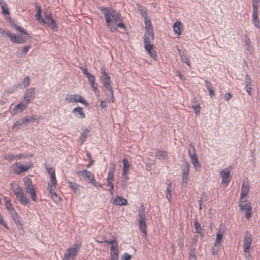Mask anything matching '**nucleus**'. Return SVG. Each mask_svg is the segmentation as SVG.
<instances>
[{"label":"nucleus","instance_id":"obj_53","mask_svg":"<svg viewBox=\"0 0 260 260\" xmlns=\"http://www.w3.org/2000/svg\"><path fill=\"white\" fill-rule=\"evenodd\" d=\"M107 186L110 187L109 191L111 195H113L114 192V185L112 181H109Z\"/></svg>","mask_w":260,"mask_h":260},{"label":"nucleus","instance_id":"obj_64","mask_svg":"<svg viewBox=\"0 0 260 260\" xmlns=\"http://www.w3.org/2000/svg\"><path fill=\"white\" fill-rule=\"evenodd\" d=\"M219 249H220V247L214 246L213 247V249H212V255H216L218 253Z\"/></svg>","mask_w":260,"mask_h":260},{"label":"nucleus","instance_id":"obj_46","mask_svg":"<svg viewBox=\"0 0 260 260\" xmlns=\"http://www.w3.org/2000/svg\"><path fill=\"white\" fill-rule=\"evenodd\" d=\"M101 74L103 75L102 80L110 79V77L106 71V69L104 68H101Z\"/></svg>","mask_w":260,"mask_h":260},{"label":"nucleus","instance_id":"obj_36","mask_svg":"<svg viewBox=\"0 0 260 260\" xmlns=\"http://www.w3.org/2000/svg\"><path fill=\"white\" fill-rule=\"evenodd\" d=\"M193 226L196 233H200L201 231H202L201 224L199 223L197 218L193 220Z\"/></svg>","mask_w":260,"mask_h":260},{"label":"nucleus","instance_id":"obj_54","mask_svg":"<svg viewBox=\"0 0 260 260\" xmlns=\"http://www.w3.org/2000/svg\"><path fill=\"white\" fill-rule=\"evenodd\" d=\"M192 108H193L195 114L199 116L200 114V105L193 106V107H192Z\"/></svg>","mask_w":260,"mask_h":260},{"label":"nucleus","instance_id":"obj_24","mask_svg":"<svg viewBox=\"0 0 260 260\" xmlns=\"http://www.w3.org/2000/svg\"><path fill=\"white\" fill-rule=\"evenodd\" d=\"M28 105H25L22 104V103H20L16 105L13 108V112L14 113H16L17 112H22L24 110H25L27 106Z\"/></svg>","mask_w":260,"mask_h":260},{"label":"nucleus","instance_id":"obj_8","mask_svg":"<svg viewBox=\"0 0 260 260\" xmlns=\"http://www.w3.org/2000/svg\"><path fill=\"white\" fill-rule=\"evenodd\" d=\"M251 234L250 232L246 231L245 233L243 240V252H249L251 244Z\"/></svg>","mask_w":260,"mask_h":260},{"label":"nucleus","instance_id":"obj_56","mask_svg":"<svg viewBox=\"0 0 260 260\" xmlns=\"http://www.w3.org/2000/svg\"><path fill=\"white\" fill-rule=\"evenodd\" d=\"M132 257V255L128 254V253H124L122 256H121V259L122 260H131Z\"/></svg>","mask_w":260,"mask_h":260},{"label":"nucleus","instance_id":"obj_30","mask_svg":"<svg viewBox=\"0 0 260 260\" xmlns=\"http://www.w3.org/2000/svg\"><path fill=\"white\" fill-rule=\"evenodd\" d=\"M50 181L48 183V187H55L57 184V180L55 177V174L52 173L50 177Z\"/></svg>","mask_w":260,"mask_h":260},{"label":"nucleus","instance_id":"obj_14","mask_svg":"<svg viewBox=\"0 0 260 260\" xmlns=\"http://www.w3.org/2000/svg\"><path fill=\"white\" fill-rule=\"evenodd\" d=\"M190 164L188 162L185 161L184 163V168L182 169V182L186 184L189 174Z\"/></svg>","mask_w":260,"mask_h":260},{"label":"nucleus","instance_id":"obj_25","mask_svg":"<svg viewBox=\"0 0 260 260\" xmlns=\"http://www.w3.org/2000/svg\"><path fill=\"white\" fill-rule=\"evenodd\" d=\"M77 174L80 175L84 178H88V180L92 176L93 174L91 172L88 171L87 170H83L81 171H79L76 172Z\"/></svg>","mask_w":260,"mask_h":260},{"label":"nucleus","instance_id":"obj_23","mask_svg":"<svg viewBox=\"0 0 260 260\" xmlns=\"http://www.w3.org/2000/svg\"><path fill=\"white\" fill-rule=\"evenodd\" d=\"M155 156L158 159L166 160L168 158L167 153L164 150L158 149L155 153Z\"/></svg>","mask_w":260,"mask_h":260},{"label":"nucleus","instance_id":"obj_61","mask_svg":"<svg viewBox=\"0 0 260 260\" xmlns=\"http://www.w3.org/2000/svg\"><path fill=\"white\" fill-rule=\"evenodd\" d=\"M115 171V164L114 163H111V166H110V167H109V169L108 173H111V174L112 173L114 174Z\"/></svg>","mask_w":260,"mask_h":260},{"label":"nucleus","instance_id":"obj_39","mask_svg":"<svg viewBox=\"0 0 260 260\" xmlns=\"http://www.w3.org/2000/svg\"><path fill=\"white\" fill-rule=\"evenodd\" d=\"M30 84V78L28 76H26L23 80L21 82L20 85L23 86L24 88L28 87Z\"/></svg>","mask_w":260,"mask_h":260},{"label":"nucleus","instance_id":"obj_17","mask_svg":"<svg viewBox=\"0 0 260 260\" xmlns=\"http://www.w3.org/2000/svg\"><path fill=\"white\" fill-rule=\"evenodd\" d=\"M26 157V155L24 154H18L16 155L8 154L4 156V158L9 161H13L15 160H19L22 158H25Z\"/></svg>","mask_w":260,"mask_h":260},{"label":"nucleus","instance_id":"obj_41","mask_svg":"<svg viewBox=\"0 0 260 260\" xmlns=\"http://www.w3.org/2000/svg\"><path fill=\"white\" fill-rule=\"evenodd\" d=\"M145 27L147 29V31L148 32V30L150 29H153L152 24L151 23V21L149 17H147L146 18H145Z\"/></svg>","mask_w":260,"mask_h":260},{"label":"nucleus","instance_id":"obj_45","mask_svg":"<svg viewBox=\"0 0 260 260\" xmlns=\"http://www.w3.org/2000/svg\"><path fill=\"white\" fill-rule=\"evenodd\" d=\"M31 47V45H27L26 46H24L22 51L20 53V55L21 56H24L25 55H26L29 49Z\"/></svg>","mask_w":260,"mask_h":260},{"label":"nucleus","instance_id":"obj_5","mask_svg":"<svg viewBox=\"0 0 260 260\" xmlns=\"http://www.w3.org/2000/svg\"><path fill=\"white\" fill-rule=\"evenodd\" d=\"M139 216V224L140 229L145 235H146V212L145 209L143 204L140 207V210L138 214Z\"/></svg>","mask_w":260,"mask_h":260},{"label":"nucleus","instance_id":"obj_7","mask_svg":"<svg viewBox=\"0 0 260 260\" xmlns=\"http://www.w3.org/2000/svg\"><path fill=\"white\" fill-rule=\"evenodd\" d=\"M35 88L34 87H30L25 90L23 96V100L26 105H28L31 101L35 98Z\"/></svg>","mask_w":260,"mask_h":260},{"label":"nucleus","instance_id":"obj_3","mask_svg":"<svg viewBox=\"0 0 260 260\" xmlns=\"http://www.w3.org/2000/svg\"><path fill=\"white\" fill-rule=\"evenodd\" d=\"M81 247L80 243H76L72 246H70L68 249L67 252L64 255L63 260H71L74 259V257L77 255V254Z\"/></svg>","mask_w":260,"mask_h":260},{"label":"nucleus","instance_id":"obj_10","mask_svg":"<svg viewBox=\"0 0 260 260\" xmlns=\"http://www.w3.org/2000/svg\"><path fill=\"white\" fill-rule=\"evenodd\" d=\"M37 120L35 116H26L22 119H18L16 122L14 123L13 128L15 129L16 127L25 124L26 123L29 122H34Z\"/></svg>","mask_w":260,"mask_h":260},{"label":"nucleus","instance_id":"obj_63","mask_svg":"<svg viewBox=\"0 0 260 260\" xmlns=\"http://www.w3.org/2000/svg\"><path fill=\"white\" fill-rule=\"evenodd\" d=\"M3 14L5 15H8L9 14V10L8 7H6L4 5H2Z\"/></svg>","mask_w":260,"mask_h":260},{"label":"nucleus","instance_id":"obj_11","mask_svg":"<svg viewBox=\"0 0 260 260\" xmlns=\"http://www.w3.org/2000/svg\"><path fill=\"white\" fill-rule=\"evenodd\" d=\"M12 167L13 169V173L17 175H19L22 172L27 171L30 168V166H18V163L16 162L12 165Z\"/></svg>","mask_w":260,"mask_h":260},{"label":"nucleus","instance_id":"obj_48","mask_svg":"<svg viewBox=\"0 0 260 260\" xmlns=\"http://www.w3.org/2000/svg\"><path fill=\"white\" fill-rule=\"evenodd\" d=\"M101 74L103 75L102 80L110 79V77L106 71V69L104 68H101Z\"/></svg>","mask_w":260,"mask_h":260},{"label":"nucleus","instance_id":"obj_50","mask_svg":"<svg viewBox=\"0 0 260 260\" xmlns=\"http://www.w3.org/2000/svg\"><path fill=\"white\" fill-rule=\"evenodd\" d=\"M191 107L200 105V101L197 97H193L191 101Z\"/></svg>","mask_w":260,"mask_h":260},{"label":"nucleus","instance_id":"obj_33","mask_svg":"<svg viewBox=\"0 0 260 260\" xmlns=\"http://www.w3.org/2000/svg\"><path fill=\"white\" fill-rule=\"evenodd\" d=\"M5 206L6 208L9 210V211L14 209L13 205L11 203V200L8 197H5Z\"/></svg>","mask_w":260,"mask_h":260},{"label":"nucleus","instance_id":"obj_62","mask_svg":"<svg viewBox=\"0 0 260 260\" xmlns=\"http://www.w3.org/2000/svg\"><path fill=\"white\" fill-rule=\"evenodd\" d=\"M245 89L249 95H251V84H246Z\"/></svg>","mask_w":260,"mask_h":260},{"label":"nucleus","instance_id":"obj_4","mask_svg":"<svg viewBox=\"0 0 260 260\" xmlns=\"http://www.w3.org/2000/svg\"><path fill=\"white\" fill-rule=\"evenodd\" d=\"M23 180L26 192L30 196L31 199L33 201L36 202L37 201V196L31 179L26 177L24 178Z\"/></svg>","mask_w":260,"mask_h":260},{"label":"nucleus","instance_id":"obj_9","mask_svg":"<svg viewBox=\"0 0 260 260\" xmlns=\"http://www.w3.org/2000/svg\"><path fill=\"white\" fill-rule=\"evenodd\" d=\"M5 34L10 39L11 41L14 43L22 44L26 42L25 39L21 37L20 35L17 36L14 34L11 33L9 30L5 31Z\"/></svg>","mask_w":260,"mask_h":260},{"label":"nucleus","instance_id":"obj_28","mask_svg":"<svg viewBox=\"0 0 260 260\" xmlns=\"http://www.w3.org/2000/svg\"><path fill=\"white\" fill-rule=\"evenodd\" d=\"M118 248L113 250H110L111 260H118Z\"/></svg>","mask_w":260,"mask_h":260},{"label":"nucleus","instance_id":"obj_35","mask_svg":"<svg viewBox=\"0 0 260 260\" xmlns=\"http://www.w3.org/2000/svg\"><path fill=\"white\" fill-rule=\"evenodd\" d=\"M122 162L123 165L122 171L128 172L130 165L128 161V159L124 157L122 159Z\"/></svg>","mask_w":260,"mask_h":260},{"label":"nucleus","instance_id":"obj_19","mask_svg":"<svg viewBox=\"0 0 260 260\" xmlns=\"http://www.w3.org/2000/svg\"><path fill=\"white\" fill-rule=\"evenodd\" d=\"M258 10H252V22L257 28H260V21L258 17Z\"/></svg>","mask_w":260,"mask_h":260},{"label":"nucleus","instance_id":"obj_43","mask_svg":"<svg viewBox=\"0 0 260 260\" xmlns=\"http://www.w3.org/2000/svg\"><path fill=\"white\" fill-rule=\"evenodd\" d=\"M68 182L70 184V187L73 189L74 192H77L79 190V185L78 184L70 181H68Z\"/></svg>","mask_w":260,"mask_h":260},{"label":"nucleus","instance_id":"obj_47","mask_svg":"<svg viewBox=\"0 0 260 260\" xmlns=\"http://www.w3.org/2000/svg\"><path fill=\"white\" fill-rule=\"evenodd\" d=\"M101 74L103 75L102 80L110 79V77L106 71V69L104 68H101Z\"/></svg>","mask_w":260,"mask_h":260},{"label":"nucleus","instance_id":"obj_37","mask_svg":"<svg viewBox=\"0 0 260 260\" xmlns=\"http://www.w3.org/2000/svg\"><path fill=\"white\" fill-rule=\"evenodd\" d=\"M13 27L17 30L18 31L21 32L22 34H24L25 35L29 36L30 38H31L30 36H29V35L28 34L26 30H25L23 27L21 26H18L16 25V24H14L13 25Z\"/></svg>","mask_w":260,"mask_h":260},{"label":"nucleus","instance_id":"obj_29","mask_svg":"<svg viewBox=\"0 0 260 260\" xmlns=\"http://www.w3.org/2000/svg\"><path fill=\"white\" fill-rule=\"evenodd\" d=\"M145 50L148 52L150 56L154 60L156 59L157 55L156 51L153 48V45H150V48L145 49Z\"/></svg>","mask_w":260,"mask_h":260},{"label":"nucleus","instance_id":"obj_13","mask_svg":"<svg viewBox=\"0 0 260 260\" xmlns=\"http://www.w3.org/2000/svg\"><path fill=\"white\" fill-rule=\"evenodd\" d=\"M190 146H191L193 148V153L192 154L191 153V151L189 150V154L190 155L191 161L195 168L196 170H199L201 168V166L198 161V157L195 153V148L193 145H192L191 144L189 145Z\"/></svg>","mask_w":260,"mask_h":260},{"label":"nucleus","instance_id":"obj_15","mask_svg":"<svg viewBox=\"0 0 260 260\" xmlns=\"http://www.w3.org/2000/svg\"><path fill=\"white\" fill-rule=\"evenodd\" d=\"M220 175L222 177V183L228 184L231 181L230 171L229 169L225 168L221 170Z\"/></svg>","mask_w":260,"mask_h":260},{"label":"nucleus","instance_id":"obj_58","mask_svg":"<svg viewBox=\"0 0 260 260\" xmlns=\"http://www.w3.org/2000/svg\"><path fill=\"white\" fill-rule=\"evenodd\" d=\"M0 223L4 226L5 228H6L7 229H8V226L6 223V222L5 221V220L3 219L2 215L0 213Z\"/></svg>","mask_w":260,"mask_h":260},{"label":"nucleus","instance_id":"obj_27","mask_svg":"<svg viewBox=\"0 0 260 260\" xmlns=\"http://www.w3.org/2000/svg\"><path fill=\"white\" fill-rule=\"evenodd\" d=\"M104 242L111 244V246L110 247V250H113V249L118 248V242H117L116 238H114L113 239H112L111 240H105L104 241Z\"/></svg>","mask_w":260,"mask_h":260},{"label":"nucleus","instance_id":"obj_16","mask_svg":"<svg viewBox=\"0 0 260 260\" xmlns=\"http://www.w3.org/2000/svg\"><path fill=\"white\" fill-rule=\"evenodd\" d=\"M239 206L241 211L245 210V211H247L252 209L251 203L247 200H243L241 199V198L240 199Z\"/></svg>","mask_w":260,"mask_h":260},{"label":"nucleus","instance_id":"obj_12","mask_svg":"<svg viewBox=\"0 0 260 260\" xmlns=\"http://www.w3.org/2000/svg\"><path fill=\"white\" fill-rule=\"evenodd\" d=\"M154 39L153 30V29H150L144 35V44L145 49L150 48V45H152L150 44V40H154Z\"/></svg>","mask_w":260,"mask_h":260},{"label":"nucleus","instance_id":"obj_51","mask_svg":"<svg viewBox=\"0 0 260 260\" xmlns=\"http://www.w3.org/2000/svg\"><path fill=\"white\" fill-rule=\"evenodd\" d=\"M36 19L42 23H46V20L45 19L42 17L41 13H37L36 14Z\"/></svg>","mask_w":260,"mask_h":260},{"label":"nucleus","instance_id":"obj_44","mask_svg":"<svg viewBox=\"0 0 260 260\" xmlns=\"http://www.w3.org/2000/svg\"><path fill=\"white\" fill-rule=\"evenodd\" d=\"M9 213L11 215L12 218H13V220H16L17 219H19V216L17 214V212L16 211L15 209H14L13 210L9 211Z\"/></svg>","mask_w":260,"mask_h":260},{"label":"nucleus","instance_id":"obj_42","mask_svg":"<svg viewBox=\"0 0 260 260\" xmlns=\"http://www.w3.org/2000/svg\"><path fill=\"white\" fill-rule=\"evenodd\" d=\"M252 3L253 6L252 10H258L260 0H252Z\"/></svg>","mask_w":260,"mask_h":260},{"label":"nucleus","instance_id":"obj_2","mask_svg":"<svg viewBox=\"0 0 260 260\" xmlns=\"http://www.w3.org/2000/svg\"><path fill=\"white\" fill-rule=\"evenodd\" d=\"M11 187L12 191L14 192L19 202L23 205L29 207L30 206V201L25 196L22 188L18 184H11Z\"/></svg>","mask_w":260,"mask_h":260},{"label":"nucleus","instance_id":"obj_52","mask_svg":"<svg viewBox=\"0 0 260 260\" xmlns=\"http://www.w3.org/2000/svg\"><path fill=\"white\" fill-rule=\"evenodd\" d=\"M14 221L15 223L17 228L19 230H21L23 232H24V230H23V226H22V224L21 220L19 219H17L16 220H14Z\"/></svg>","mask_w":260,"mask_h":260},{"label":"nucleus","instance_id":"obj_59","mask_svg":"<svg viewBox=\"0 0 260 260\" xmlns=\"http://www.w3.org/2000/svg\"><path fill=\"white\" fill-rule=\"evenodd\" d=\"M199 236L198 235H194L192 239V244L193 246H196V243L199 240Z\"/></svg>","mask_w":260,"mask_h":260},{"label":"nucleus","instance_id":"obj_22","mask_svg":"<svg viewBox=\"0 0 260 260\" xmlns=\"http://www.w3.org/2000/svg\"><path fill=\"white\" fill-rule=\"evenodd\" d=\"M73 113L76 117H80L81 118H84L85 114L83 111V109L80 107H77L73 110Z\"/></svg>","mask_w":260,"mask_h":260},{"label":"nucleus","instance_id":"obj_32","mask_svg":"<svg viewBox=\"0 0 260 260\" xmlns=\"http://www.w3.org/2000/svg\"><path fill=\"white\" fill-rule=\"evenodd\" d=\"M89 132V129L86 128L84 129L83 133L81 134L79 137V140L81 142V144H83L84 142L85 141L87 136Z\"/></svg>","mask_w":260,"mask_h":260},{"label":"nucleus","instance_id":"obj_60","mask_svg":"<svg viewBox=\"0 0 260 260\" xmlns=\"http://www.w3.org/2000/svg\"><path fill=\"white\" fill-rule=\"evenodd\" d=\"M245 84H251V77L248 74H246L245 77Z\"/></svg>","mask_w":260,"mask_h":260},{"label":"nucleus","instance_id":"obj_6","mask_svg":"<svg viewBox=\"0 0 260 260\" xmlns=\"http://www.w3.org/2000/svg\"><path fill=\"white\" fill-rule=\"evenodd\" d=\"M44 16L45 17L46 23H42L43 25L50 27L52 30H54L55 28L58 27L56 21L52 17L51 12L46 11L44 12Z\"/></svg>","mask_w":260,"mask_h":260},{"label":"nucleus","instance_id":"obj_26","mask_svg":"<svg viewBox=\"0 0 260 260\" xmlns=\"http://www.w3.org/2000/svg\"><path fill=\"white\" fill-rule=\"evenodd\" d=\"M181 26H182L181 22L179 21H176L173 24V27L174 31L175 32V34L178 35V36L180 35L181 34V30H180Z\"/></svg>","mask_w":260,"mask_h":260},{"label":"nucleus","instance_id":"obj_57","mask_svg":"<svg viewBox=\"0 0 260 260\" xmlns=\"http://www.w3.org/2000/svg\"><path fill=\"white\" fill-rule=\"evenodd\" d=\"M166 198L169 202L172 200L171 189L170 188H167Z\"/></svg>","mask_w":260,"mask_h":260},{"label":"nucleus","instance_id":"obj_31","mask_svg":"<svg viewBox=\"0 0 260 260\" xmlns=\"http://www.w3.org/2000/svg\"><path fill=\"white\" fill-rule=\"evenodd\" d=\"M137 10L140 12L141 13V16L144 18H146L147 17H148V16L147 14L146 11L145 10L143 6L141 5L140 4L137 5Z\"/></svg>","mask_w":260,"mask_h":260},{"label":"nucleus","instance_id":"obj_38","mask_svg":"<svg viewBox=\"0 0 260 260\" xmlns=\"http://www.w3.org/2000/svg\"><path fill=\"white\" fill-rule=\"evenodd\" d=\"M103 83V86L104 88L107 89L108 90H112V86L111 85L110 79L107 80H102Z\"/></svg>","mask_w":260,"mask_h":260},{"label":"nucleus","instance_id":"obj_49","mask_svg":"<svg viewBox=\"0 0 260 260\" xmlns=\"http://www.w3.org/2000/svg\"><path fill=\"white\" fill-rule=\"evenodd\" d=\"M51 197L54 202L56 203L59 202L61 201V198L58 196L56 192L53 193V194L51 196Z\"/></svg>","mask_w":260,"mask_h":260},{"label":"nucleus","instance_id":"obj_21","mask_svg":"<svg viewBox=\"0 0 260 260\" xmlns=\"http://www.w3.org/2000/svg\"><path fill=\"white\" fill-rule=\"evenodd\" d=\"M113 203L116 205L126 206L128 204L127 201L123 197L117 196L115 198Z\"/></svg>","mask_w":260,"mask_h":260},{"label":"nucleus","instance_id":"obj_1","mask_svg":"<svg viewBox=\"0 0 260 260\" xmlns=\"http://www.w3.org/2000/svg\"><path fill=\"white\" fill-rule=\"evenodd\" d=\"M99 10L104 15L107 26L111 31L117 30V27L125 29L126 26L122 22L121 15L110 7H100Z\"/></svg>","mask_w":260,"mask_h":260},{"label":"nucleus","instance_id":"obj_34","mask_svg":"<svg viewBox=\"0 0 260 260\" xmlns=\"http://www.w3.org/2000/svg\"><path fill=\"white\" fill-rule=\"evenodd\" d=\"M245 40L244 41V43L245 46H246L247 50L249 51L250 54H252V52L251 51L250 48H251V41L250 39L247 37V36L245 35L244 36Z\"/></svg>","mask_w":260,"mask_h":260},{"label":"nucleus","instance_id":"obj_18","mask_svg":"<svg viewBox=\"0 0 260 260\" xmlns=\"http://www.w3.org/2000/svg\"><path fill=\"white\" fill-rule=\"evenodd\" d=\"M249 191V188L248 181H247V182H246L245 180H244L243 182L242 186L241 188V193H240V198H241V199H243V198L246 197L247 194H248Z\"/></svg>","mask_w":260,"mask_h":260},{"label":"nucleus","instance_id":"obj_40","mask_svg":"<svg viewBox=\"0 0 260 260\" xmlns=\"http://www.w3.org/2000/svg\"><path fill=\"white\" fill-rule=\"evenodd\" d=\"M223 235V230L221 228H219L216 234V240L221 242Z\"/></svg>","mask_w":260,"mask_h":260},{"label":"nucleus","instance_id":"obj_20","mask_svg":"<svg viewBox=\"0 0 260 260\" xmlns=\"http://www.w3.org/2000/svg\"><path fill=\"white\" fill-rule=\"evenodd\" d=\"M81 96L78 94H67L66 100L70 103L79 102L81 101Z\"/></svg>","mask_w":260,"mask_h":260},{"label":"nucleus","instance_id":"obj_55","mask_svg":"<svg viewBox=\"0 0 260 260\" xmlns=\"http://www.w3.org/2000/svg\"><path fill=\"white\" fill-rule=\"evenodd\" d=\"M86 77L88 78V81L90 83L91 85L94 84L95 78L94 76L90 74Z\"/></svg>","mask_w":260,"mask_h":260}]
</instances>
